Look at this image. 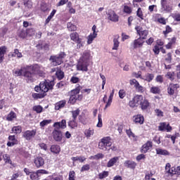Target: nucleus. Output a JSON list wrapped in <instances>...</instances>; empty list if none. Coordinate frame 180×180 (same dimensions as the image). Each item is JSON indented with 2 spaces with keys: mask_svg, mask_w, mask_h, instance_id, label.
Wrapping results in <instances>:
<instances>
[{
  "mask_svg": "<svg viewBox=\"0 0 180 180\" xmlns=\"http://www.w3.org/2000/svg\"><path fill=\"white\" fill-rule=\"evenodd\" d=\"M155 113L158 117H162V116H164V112L160 109H155Z\"/></svg>",
  "mask_w": 180,
  "mask_h": 180,
  "instance_id": "obj_53",
  "label": "nucleus"
},
{
  "mask_svg": "<svg viewBox=\"0 0 180 180\" xmlns=\"http://www.w3.org/2000/svg\"><path fill=\"white\" fill-rule=\"evenodd\" d=\"M134 49H140L143 47L144 44V40L141 39V37H139L134 41Z\"/></svg>",
  "mask_w": 180,
  "mask_h": 180,
  "instance_id": "obj_19",
  "label": "nucleus"
},
{
  "mask_svg": "<svg viewBox=\"0 0 180 180\" xmlns=\"http://www.w3.org/2000/svg\"><path fill=\"white\" fill-rule=\"evenodd\" d=\"M96 36H98V34L96 33H91L88 36V40H87V43L89 44H91L92 41H94V39H96Z\"/></svg>",
  "mask_w": 180,
  "mask_h": 180,
  "instance_id": "obj_33",
  "label": "nucleus"
},
{
  "mask_svg": "<svg viewBox=\"0 0 180 180\" xmlns=\"http://www.w3.org/2000/svg\"><path fill=\"white\" fill-rule=\"evenodd\" d=\"M33 110H34V112H37V113H41L43 112V107H41V105H34L33 107Z\"/></svg>",
  "mask_w": 180,
  "mask_h": 180,
  "instance_id": "obj_47",
  "label": "nucleus"
},
{
  "mask_svg": "<svg viewBox=\"0 0 180 180\" xmlns=\"http://www.w3.org/2000/svg\"><path fill=\"white\" fill-rule=\"evenodd\" d=\"M51 123V120H44L40 122L41 127H44V126H47V124H50Z\"/></svg>",
  "mask_w": 180,
  "mask_h": 180,
  "instance_id": "obj_51",
  "label": "nucleus"
},
{
  "mask_svg": "<svg viewBox=\"0 0 180 180\" xmlns=\"http://www.w3.org/2000/svg\"><path fill=\"white\" fill-rule=\"evenodd\" d=\"M120 39V37L119 36V34H115L113 36V46L112 50H119V46H120V42L119 41Z\"/></svg>",
  "mask_w": 180,
  "mask_h": 180,
  "instance_id": "obj_15",
  "label": "nucleus"
},
{
  "mask_svg": "<svg viewBox=\"0 0 180 180\" xmlns=\"http://www.w3.org/2000/svg\"><path fill=\"white\" fill-rule=\"evenodd\" d=\"M136 15L142 20H143V19H144L143 15V11H141V8H138V10L136 11Z\"/></svg>",
  "mask_w": 180,
  "mask_h": 180,
  "instance_id": "obj_56",
  "label": "nucleus"
},
{
  "mask_svg": "<svg viewBox=\"0 0 180 180\" xmlns=\"http://www.w3.org/2000/svg\"><path fill=\"white\" fill-rule=\"evenodd\" d=\"M167 78L170 79V81H174L175 79V72H168L166 75Z\"/></svg>",
  "mask_w": 180,
  "mask_h": 180,
  "instance_id": "obj_41",
  "label": "nucleus"
},
{
  "mask_svg": "<svg viewBox=\"0 0 180 180\" xmlns=\"http://www.w3.org/2000/svg\"><path fill=\"white\" fill-rule=\"evenodd\" d=\"M76 120H72L69 121L68 126L70 127V129H77L78 127V123H77Z\"/></svg>",
  "mask_w": 180,
  "mask_h": 180,
  "instance_id": "obj_35",
  "label": "nucleus"
},
{
  "mask_svg": "<svg viewBox=\"0 0 180 180\" xmlns=\"http://www.w3.org/2000/svg\"><path fill=\"white\" fill-rule=\"evenodd\" d=\"M34 164L37 168H40L44 165V159L41 157H37L34 159Z\"/></svg>",
  "mask_w": 180,
  "mask_h": 180,
  "instance_id": "obj_17",
  "label": "nucleus"
},
{
  "mask_svg": "<svg viewBox=\"0 0 180 180\" xmlns=\"http://www.w3.org/2000/svg\"><path fill=\"white\" fill-rule=\"evenodd\" d=\"M167 129V123L166 122H162L160 123V125L159 126V130L160 131H164Z\"/></svg>",
  "mask_w": 180,
  "mask_h": 180,
  "instance_id": "obj_54",
  "label": "nucleus"
},
{
  "mask_svg": "<svg viewBox=\"0 0 180 180\" xmlns=\"http://www.w3.org/2000/svg\"><path fill=\"white\" fill-rule=\"evenodd\" d=\"M135 89L137 91V92H139L140 94H143V92H144V87L140 85V84H138L136 87H135Z\"/></svg>",
  "mask_w": 180,
  "mask_h": 180,
  "instance_id": "obj_57",
  "label": "nucleus"
},
{
  "mask_svg": "<svg viewBox=\"0 0 180 180\" xmlns=\"http://www.w3.org/2000/svg\"><path fill=\"white\" fill-rule=\"evenodd\" d=\"M14 119H16V113H15V112L11 111L6 117V120L8 122H12V120H13Z\"/></svg>",
  "mask_w": 180,
  "mask_h": 180,
  "instance_id": "obj_34",
  "label": "nucleus"
},
{
  "mask_svg": "<svg viewBox=\"0 0 180 180\" xmlns=\"http://www.w3.org/2000/svg\"><path fill=\"white\" fill-rule=\"evenodd\" d=\"M133 122L136 124H143L144 123V117L142 115H136L133 117Z\"/></svg>",
  "mask_w": 180,
  "mask_h": 180,
  "instance_id": "obj_18",
  "label": "nucleus"
},
{
  "mask_svg": "<svg viewBox=\"0 0 180 180\" xmlns=\"http://www.w3.org/2000/svg\"><path fill=\"white\" fill-rule=\"evenodd\" d=\"M54 86V82L50 80H44L41 82L39 86L34 87V91L36 92H39V94L35 93L32 94V97L34 99H42L46 96V93L49 92Z\"/></svg>",
  "mask_w": 180,
  "mask_h": 180,
  "instance_id": "obj_1",
  "label": "nucleus"
},
{
  "mask_svg": "<svg viewBox=\"0 0 180 180\" xmlns=\"http://www.w3.org/2000/svg\"><path fill=\"white\" fill-rule=\"evenodd\" d=\"M135 30L137 32V34H139L142 40H146V39H147V37L148 36V30H143V27L139 25L135 27Z\"/></svg>",
  "mask_w": 180,
  "mask_h": 180,
  "instance_id": "obj_9",
  "label": "nucleus"
},
{
  "mask_svg": "<svg viewBox=\"0 0 180 180\" xmlns=\"http://www.w3.org/2000/svg\"><path fill=\"white\" fill-rule=\"evenodd\" d=\"M172 16L176 22H180V13H175L172 14Z\"/></svg>",
  "mask_w": 180,
  "mask_h": 180,
  "instance_id": "obj_52",
  "label": "nucleus"
},
{
  "mask_svg": "<svg viewBox=\"0 0 180 180\" xmlns=\"http://www.w3.org/2000/svg\"><path fill=\"white\" fill-rule=\"evenodd\" d=\"M129 84H130V85H134V88H136V86H137L138 84H139V83L138 82V81L136 80L135 79H131V80L129 81Z\"/></svg>",
  "mask_w": 180,
  "mask_h": 180,
  "instance_id": "obj_62",
  "label": "nucleus"
},
{
  "mask_svg": "<svg viewBox=\"0 0 180 180\" xmlns=\"http://www.w3.org/2000/svg\"><path fill=\"white\" fill-rule=\"evenodd\" d=\"M91 168V166L89 165L86 164L82 167L81 168V172H84V171H89Z\"/></svg>",
  "mask_w": 180,
  "mask_h": 180,
  "instance_id": "obj_59",
  "label": "nucleus"
},
{
  "mask_svg": "<svg viewBox=\"0 0 180 180\" xmlns=\"http://www.w3.org/2000/svg\"><path fill=\"white\" fill-rule=\"evenodd\" d=\"M107 19L108 20H110V22H119V15L116 14V12L113 10H109L107 12Z\"/></svg>",
  "mask_w": 180,
  "mask_h": 180,
  "instance_id": "obj_10",
  "label": "nucleus"
},
{
  "mask_svg": "<svg viewBox=\"0 0 180 180\" xmlns=\"http://www.w3.org/2000/svg\"><path fill=\"white\" fill-rule=\"evenodd\" d=\"M151 148H153V142L148 141L142 146L141 152L146 154V153H148V150H151Z\"/></svg>",
  "mask_w": 180,
  "mask_h": 180,
  "instance_id": "obj_13",
  "label": "nucleus"
},
{
  "mask_svg": "<svg viewBox=\"0 0 180 180\" xmlns=\"http://www.w3.org/2000/svg\"><path fill=\"white\" fill-rule=\"evenodd\" d=\"M179 84L170 83L167 86V94L170 96H172L176 94L178 89H179Z\"/></svg>",
  "mask_w": 180,
  "mask_h": 180,
  "instance_id": "obj_8",
  "label": "nucleus"
},
{
  "mask_svg": "<svg viewBox=\"0 0 180 180\" xmlns=\"http://www.w3.org/2000/svg\"><path fill=\"white\" fill-rule=\"evenodd\" d=\"M34 136H36V129L27 130L22 134V137L26 140H32Z\"/></svg>",
  "mask_w": 180,
  "mask_h": 180,
  "instance_id": "obj_12",
  "label": "nucleus"
},
{
  "mask_svg": "<svg viewBox=\"0 0 180 180\" xmlns=\"http://www.w3.org/2000/svg\"><path fill=\"white\" fill-rule=\"evenodd\" d=\"M68 29L70 30V32H75V30H77V26L74 25V24L71 22H68Z\"/></svg>",
  "mask_w": 180,
  "mask_h": 180,
  "instance_id": "obj_44",
  "label": "nucleus"
},
{
  "mask_svg": "<svg viewBox=\"0 0 180 180\" xmlns=\"http://www.w3.org/2000/svg\"><path fill=\"white\" fill-rule=\"evenodd\" d=\"M79 121L80 123H82V124H86V117H85L84 114H82L79 116Z\"/></svg>",
  "mask_w": 180,
  "mask_h": 180,
  "instance_id": "obj_43",
  "label": "nucleus"
},
{
  "mask_svg": "<svg viewBox=\"0 0 180 180\" xmlns=\"http://www.w3.org/2000/svg\"><path fill=\"white\" fill-rule=\"evenodd\" d=\"M123 12L124 13H127L128 15H130V13H131V12H133V10L131 9V7H130L129 6H124Z\"/></svg>",
  "mask_w": 180,
  "mask_h": 180,
  "instance_id": "obj_42",
  "label": "nucleus"
},
{
  "mask_svg": "<svg viewBox=\"0 0 180 180\" xmlns=\"http://www.w3.org/2000/svg\"><path fill=\"white\" fill-rule=\"evenodd\" d=\"M82 89V86H78L76 89L72 90L71 95H78L79 94V91Z\"/></svg>",
  "mask_w": 180,
  "mask_h": 180,
  "instance_id": "obj_49",
  "label": "nucleus"
},
{
  "mask_svg": "<svg viewBox=\"0 0 180 180\" xmlns=\"http://www.w3.org/2000/svg\"><path fill=\"white\" fill-rule=\"evenodd\" d=\"M70 40L77 43V41H79L81 38H79V34L77 32H72L70 34Z\"/></svg>",
  "mask_w": 180,
  "mask_h": 180,
  "instance_id": "obj_26",
  "label": "nucleus"
},
{
  "mask_svg": "<svg viewBox=\"0 0 180 180\" xmlns=\"http://www.w3.org/2000/svg\"><path fill=\"white\" fill-rule=\"evenodd\" d=\"M124 167H127V168H130L131 169H135L136 167H137V163L131 160H126L124 162Z\"/></svg>",
  "mask_w": 180,
  "mask_h": 180,
  "instance_id": "obj_20",
  "label": "nucleus"
},
{
  "mask_svg": "<svg viewBox=\"0 0 180 180\" xmlns=\"http://www.w3.org/2000/svg\"><path fill=\"white\" fill-rule=\"evenodd\" d=\"M3 158L6 164H12V160H11V157L9 156V155H3Z\"/></svg>",
  "mask_w": 180,
  "mask_h": 180,
  "instance_id": "obj_40",
  "label": "nucleus"
},
{
  "mask_svg": "<svg viewBox=\"0 0 180 180\" xmlns=\"http://www.w3.org/2000/svg\"><path fill=\"white\" fill-rule=\"evenodd\" d=\"M65 103H67V101L65 100H63L56 103L55 105L56 110H60V109H63V108L65 106Z\"/></svg>",
  "mask_w": 180,
  "mask_h": 180,
  "instance_id": "obj_25",
  "label": "nucleus"
},
{
  "mask_svg": "<svg viewBox=\"0 0 180 180\" xmlns=\"http://www.w3.org/2000/svg\"><path fill=\"white\" fill-rule=\"evenodd\" d=\"M77 99H78V95H72L71 94L69 102L74 105L75 102H77Z\"/></svg>",
  "mask_w": 180,
  "mask_h": 180,
  "instance_id": "obj_46",
  "label": "nucleus"
},
{
  "mask_svg": "<svg viewBox=\"0 0 180 180\" xmlns=\"http://www.w3.org/2000/svg\"><path fill=\"white\" fill-rule=\"evenodd\" d=\"M156 154L159 155H169V152L167 150L156 148Z\"/></svg>",
  "mask_w": 180,
  "mask_h": 180,
  "instance_id": "obj_30",
  "label": "nucleus"
},
{
  "mask_svg": "<svg viewBox=\"0 0 180 180\" xmlns=\"http://www.w3.org/2000/svg\"><path fill=\"white\" fill-rule=\"evenodd\" d=\"M118 95L120 99H124L126 97V91L124 89H120Z\"/></svg>",
  "mask_w": 180,
  "mask_h": 180,
  "instance_id": "obj_48",
  "label": "nucleus"
},
{
  "mask_svg": "<svg viewBox=\"0 0 180 180\" xmlns=\"http://www.w3.org/2000/svg\"><path fill=\"white\" fill-rule=\"evenodd\" d=\"M56 75L58 79H63L64 78V72L61 70H58L56 72Z\"/></svg>",
  "mask_w": 180,
  "mask_h": 180,
  "instance_id": "obj_45",
  "label": "nucleus"
},
{
  "mask_svg": "<svg viewBox=\"0 0 180 180\" xmlns=\"http://www.w3.org/2000/svg\"><path fill=\"white\" fill-rule=\"evenodd\" d=\"M84 134L86 139H89L90 137H92L94 134H95V130H94L93 128H89L84 130Z\"/></svg>",
  "mask_w": 180,
  "mask_h": 180,
  "instance_id": "obj_22",
  "label": "nucleus"
},
{
  "mask_svg": "<svg viewBox=\"0 0 180 180\" xmlns=\"http://www.w3.org/2000/svg\"><path fill=\"white\" fill-rule=\"evenodd\" d=\"M142 79L147 81V82H151V81L154 79V75L150 73H147L146 75H145L144 77L142 78Z\"/></svg>",
  "mask_w": 180,
  "mask_h": 180,
  "instance_id": "obj_31",
  "label": "nucleus"
},
{
  "mask_svg": "<svg viewBox=\"0 0 180 180\" xmlns=\"http://www.w3.org/2000/svg\"><path fill=\"white\" fill-rule=\"evenodd\" d=\"M111 146L112 139H110V136L103 137L98 143V148L100 150H103V151H106L108 150L107 147H110Z\"/></svg>",
  "mask_w": 180,
  "mask_h": 180,
  "instance_id": "obj_4",
  "label": "nucleus"
},
{
  "mask_svg": "<svg viewBox=\"0 0 180 180\" xmlns=\"http://www.w3.org/2000/svg\"><path fill=\"white\" fill-rule=\"evenodd\" d=\"M143 101V96L136 95L129 103L130 108H137Z\"/></svg>",
  "mask_w": 180,
  "mask_h": 180,
  "instance_id": "obj_6",
  "label": "nucleus"
},
{
  "mask_svg": "<svg viewBox=\"0 0 180 180\" xmlns=\"http://www.w3.org/2000/svg\"><path fill=\"white\" fill-rule=\"evenodd\" d=\"M65 57V53L60 52L57 56H52L50 58V61L52 64V65H60L63 63V58Z\"/></svg>",
  "mask_w": 180,
  "mask_h": 180,
  "instance_id": "obj_5",
  "label": "nucleus"
},
{
  "mask_svg": "<svg viewBox=\"0 0 180 180\" xmlns=\"http://www.w3.org/2000/svg\"><path fill=\"white\" fill-rule=\"evenodd\" d=\"M88 65H89V63L85 62L82 60H79V62L77 65V70L78 71H88Z\"/></svg>",
  "mask_w": 180,
  "mask_h": 180,
  "instance_id": "obj_11",
  "label": "nucleus"
},
{
  "mask_svg": "<svg viewBox=\"0 0 180 180\" xmlns=\"http://www.w3.org/2000/svg\"><path fill=\"white\" fill-rule=\"evenodd\" d=\"M53 137L55 141H61L63 140V133L57 129H53Z\"/></svg>",
  "mask_w": 180,
  "mask_h": 180,
  "instance_id": "obj_16",
  "label": "nucleus"
},
{
  "mask_svg": "<svg viewBox=\"0 0 180 180\" xmlns=\"http://www.w3.org/2000/svg\"><path fill=\"white\" fill-rule=\"evenodd\" d=\"M85 160H86V158L84 156H77L72 158V161H79V162H84Z\"/></svg>",
  "mask_w": 180,
  "mask_h": 180,
  "instance_id": "obj_37",
  "label": "nucleus"
},
{
  "mask_svg": "<svg viewBox=\"0 0 180 180\" xmlns=\"http://www.w3.org/2000/svg\"><path fill=\"white\" fill-rule=\"evenodd\" d=\"M132 77H134L135 78L143 79V77H141V72H133L132 73Z\"/></svg>",
  "mask_w": 180,
  "mask_h": 180,
  "instance_id": "obj_64",
  "label": "nucleus"
},
{
  "mask_svg": "<svg viewBox=\"0 0 180 180\" xmlns=\"http://www.w3.org/2000/svg\"><path fill=\"white\" fill-rule=\"evenodd\" d=\"M140 105L142 110H146V109L150 106V103H148V101H147V99H146L144 97H142V101Z\"/></svg>",
  "mask_w": 180,
  "mask_h": 180,
  "instance_id": "obj_23",
  "label": "nucleus"
},
{
  "mask_svg": "<svg viewBox=\"0 0 180 180\" xmlns=\"http://www.w3.org/2000/svg\"><path fill=\"white\" fill-rule=\"evenodd\" d=\"M101 158H103V154L102 153H98L94 156H91L90 158V160H99Z\"/></svg>",
  "mask_w": 180,
  "mask_h": 180,
  "instance_id": "obj_55",
  "label": "nucleus"
},
{
  "mask_svg": "<svg viewBox=\"0 0 180 180\" xmlns=\"http://www.w3.org/2000/svg\"><path fill=\"white\" fill-rule=\"evenodd\" d=\"M51 151L53 154H60V151H61V148L58 145H52L51 146Z\"/></svg>",
  "mask_w": 180,
  "mask_h": 180,
  "instance_id": "obj_28",
  "label": "nucleus"
},
{
  "mask_svg": "<svg viewBox=\"0 0 180 180\" xmlns=\"http://www.w3.org/2000/svg\"><path fill=\"white\" fill-rule=\"evenodd\" d=\"M5 53H6V46L0 47V63L4 61V57H5Z\"/></svg>",
  "mask_w": 180,
  "mask_h": 180,
  "instance_id": "obj_29",
  "label": "nucleus"
},
{
  "mask_svg": "<svg viewBox=\"0 0 180 180\" xmlns=\"http://www.w3.org/2000/svg\"><path fill=\"white\" fill-rule=\"evenodd\" d=\"M98 122L96 125L97 127H102V126H103V124H102V114H98Z\"/></svg>",
  "mask_w": 180,
  "mask_h": 180,
  "instance_id": "obj_58",
  "label": "nucleus"
},
{
  "mask_svg": "<svg viewBox=\"0 0 180 180\" xmlns=\"http://www.w3.org/2000/svg\"><path fill=\"white\" fill-rule=\"evenodd\" d=\"M109 176V172L103 171L98 174V178L100 179H104V178H108Z\"/></svg>",
  "mask_w": 180,
  "mask_h": 180,
  "instance_id": "obj_39",
  "label": "nucleus"
},
{
  "mask_svg": "<svg viewBox=\"0 0 180 180\" xmlns=\"http://www.w3.org/2000/svg\"><path fill=\"white\" fill-rule=\"evenodd\" d=\"M165 175L173 176V175H180V166L171 167V164L167 163L165 165Z\"/></svg>",
  "mask_w": 180,
  "mask_h": 180,
  "instance_id": "obj_3",
  "label": "nucleus"
},
{
  "mask_svg": "<svg viewBox=\"0 0 180 180\" xmlns=\"http://www.w3.org/2000/svg\"><path fill=\"white\" fill-rule=\"evenodd\" d=\"M69 180H75V172L70 171L69 172Z\"/></svg>",
  "mask_w": 180,
  "mask_h": 180,
  "instance_id": "obj_61",
  "label": "nucleus"
},
{
  "mask_svg": "<svg viewBox=\"0 0 180 180\" xmlns=\"http://www.w3.org/2000/svg\"><path fill=\"white\" fill-rule=\"evenodd\" d=\"M30 179L32 180H37L39 179V174L36 172V173H32L30 174Z\"/></svg>",
  "mask_w": 180,
  "mask_h": 180,
  "instance_id": "obj_60",
  "label": "nucleus"
},
{
  "mask_svg": "<svg viewBox=\"0 0 180 180\" xmlns=\"http://www.w3.org/2000/svg\"><path fill=\"white\" fill-rule=\"evenodd\" d=\"M8 57H18V58H22L23 56L22 53L19 51V49H15L13 53H10Z\"/></svg>",
  "mask_w": 180,
  "mask_h": 180,
  "instance_id": "obj_27",
  "label": "nucleus"
},
{
  "mask_svg": "<svg viewBox=\"0 0 180 180\" xmlns=\"http://www.w3.org/2000/svg\"><path fill=\"white\" fill-rule=\"evenodd\" d=\"M150 91L151 92V94H157L161 92V89H160V87L158 86H152Z\"/></svg>",
  "mask_w": 180,
  "mask_h": 180,
  "instance_id": "obj_38",
  "label": "nucleus"
},
{
  "mask_svg": "<svg viewBox=\"0 0 180 180\" xmlns=\"http://www.w3.org/2000/svg\"><path fill=\"white\" fill-rule=\"evenodd\" d=\"M11 130L15 134H20V133H22V127H13Z\"/></svg>",
  "mask_w": 180,
  "mask_h": 180,
  "instance_id": "obj_36",
  "label": "nucleus"
},
{
  "mask_svg": "<svg viewBox=\"0 0 180 180\" xmlns=\"http://www.w3.org/2000/svg\"><path fill=\"white\" fill-rule=\"evenodd\" d=\"M162 6L164 9V11H165V12L169 13V12H172V11L174 10V6H172V5H167V6H164V3L162 2Z\"/></svg>",
  "mask_w": 180,
  "mask_h": 180,
  "instance_id": "obj_32",
  "label": "nucleus"
},
{
  "mask_svg": "<svg viewBox=\"0 0 180 180\" xmlns=\"http://www.w3.org/2000/svg\"><path fill=\"white\" fill-rule=\"evenodd\" d=\"M31 70L32 71H33L32 74H34H34H38V75L43 77V72L44 71V68H42V66L35 64V65L29 66L30 72Z\"/></svg>",
  "mask_w": 180,
  "mask_h": 180,
  "instance_id": "obj_7",
  "label": "nucleus"
},
{
  "mask_svg": "<svg viewBox=\"0 0 180 180\" xmlns=\"http://www.w3.org/2000/svg\"><path fill=\"white\" fill-rule=\"evenodd\" d=\"M119 157L116 156L112 158H111L107 163L108 168H110L113 167V165H115L116 163L119 162Z\"/></svg>",
  "mask_w": 180,
  "mask_h": 180,
  "instance_id": "obj_21",
  "label": "nucleus"
},
{
  "mask_svg": "<svg viewBox=\"0 0 180 180\" xmlns=\"http://www.w3.org/2000/svg\"><path fill=\"white\" fill-rule=\"evenodd\" d=\"M79 109L72 111L73 120H77V117H78V115H79Z\"/></svg>",
  "mask_w": 180,
  "mask_h": 180,
  "instance_id": "obj_50",
  "label": "nucleus"
},
{
  "mask_svg": "<svg viewBox=\"0 0 180 180\" xmlns=\"http://www.w3.org/2000/svg\"><path fill=\"white\" fill-rule=\"evenodd\" d=\"M29 66L22 67L20 69H17L14 72V75L15 77H20V75H23L24 78L27 81H30V82H33V79H34V73H32V72L29 71Z\"/></svg>",
  "mask_w": 180,
  "mask_h": 180,
  "instance_id": "obj_2",
  "label": "nucleus"
},
{
  "mask_svg": "<svg viewBox=\"0 0 180 180\" xmlns=\"http://www.w3.org/2000/svg\"><path fill=\"white\" fill-rule=\"evenodd\" d=\"M54 129L58 130L59 129H65L67 127V121L62 120L61 122H57L53 124Z\"/></svg>",
  "mask_w": 180,
  "mask_h": 180,
  "instance_id": "obj_14",
  "label": "nucleus"
},
{
  "mask_svg": "<svg viewBox=\"0 0 180 180\" xmlns=\"http://www.w3.org/2000/svg\"><path fill=\"white\" fill-rule=\"evenodd\" d=\"M35 30L33 28H30L28 29L27 31V34H29V36H34V33H35Z\"/></svg>",
  "mask_w": 180,
  "mask_h": 180,
  "instance_id": "obj_63",
  "label": "nucleus"
},
{
  "mask_svg": "<svg viewBox=\"0 0 180 180\" xmlns=\"http://www.w3.org/2000/svg\"><path fill=\"white\" fill-rule=\"evenodd\" d=\"M91 57V54H89V52L84 51L82 56V57L79 58V60H82V61H84L86 63H89V58Z\"/></svg>",
  "mask_w": 180,
  "mask_h": 180,
  "instance_id": "obj_24",
  "label": "nucleus"
}]
</instances>
